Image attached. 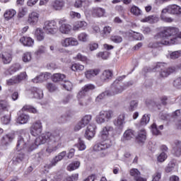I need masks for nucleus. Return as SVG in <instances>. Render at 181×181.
<instances>
[{"instance_id": "nucleus-58", "label": "nucleus", "mask_w": 181, "mask_h": 181, "mask_svg": "<svg viewBox=\"0 0 181 181\" xmlns=\"http://www.w3.org/2000/svg\"><path fill=\"white\" fill-rule=\"evenodd\" d=\"M76 146L79 151H84L86 149V144L81 139H78V143L76 144Z\"/></svg>"}, {"instance_id": "nucleus-59", "label": "nucleus", "mask_w": 181, "mask_h": 181, "mask_svg": "<svg viewBox=\"0 0 181 181\" xmlns=\"http://www.w3.org/2000/svg\"><path fill=\"white\" fill-rule=\"evenodd\" d=\"M98 57H101L103 60H107L108 57H110V52H99L97 54Z\"/></svg>"}, {"instance_id": "nucleus-18", "label": "nucleus", "mask_w": 181, "mask_h": 181, "mask_svg": "<svg viewBox=\"0 0 181 181\" xmlns=\"http://www.w3.org/2000/svg\"><path fill=\"white\" fill-rule=\"evenodd\" d=\"M95 86L91 83L86 84L83 87H82L81 90L79 91L78 97H84L86 95V93H88V91H91V90H94Z\"/></svg>"}, {"instance_id": "nucleus-38", "label": "nucleus", "mask_w": 181, "mask_h": 181, "mask_svg": "<svg viewBox=\"0 0 181 181\" xmlns=\"http://www.w3.org/2000/svg\"><path fill=\"white\" fill-rule=\"evenodd\" d=\"M16 147L18 149V151L25 149V148H26V143L25 142V140H23V137L21 136H18Z\"/></svg>"}, {"instance_id": "nucleus-61", "label": "nucleus", "mask_w": 181, "mask_h": 181, "mask_svg": "<svg viewBox=\"0 0 181 181\" xmlns=\"http://www.w3.org/2000/svg\"><path fill=\"white\" fill-rule=\"evenodd\" d=\"M26 13H28V8L26 7H21L19 9L18 16L19 18H23Z\"/></svg>"}, {"instance_id": "nucleus-49", "label": "nucleus", "mask_w": 181, "mask_h": 181, "mask_svg": "<svg viewBox=\"0 0 181 181\" xmlns=\"http://www.w3.org/2000/svg\"><path fill=\"white\" fill-rule=\"evenodd\" d=\"M131 13L133 15H135V16H139V15L142 14V11H141L138 6H133L131 8Z\"/></svg>"}, {"instance_id": "nucleus-25", "label": "nucleus", "mask_w": 181, "mask_h": 181, "mask_svg": "<svg viewBox=\"0 0 181 181\" xmlns=\"http://www.w3.org/2000/svg\"><path fill=\"white\" fill-rule=\"evenodd\" d=\"M136 141L139 144H144L146 141V132L145 130L142 129L138 133V135L136 136Z\"/></svg>"}, {"instance_id": "nucleus-63", "label": "nucleus", "mask_w": 181, "mask_h": 181, "mask_svg": "<svg viewBox=\"0 0 181 181\" xmlns=\"http://www.w3.org/2000/svg\"><path fill=\"white\" fill-rule=\"evenodd\" d=\"M151 128L153 135H160V131H159V129H158V126L156 125V124L153 123L151 125Z\"/></svg>"}, {"instance_id": "nucleus-43", "label": "nucleus", "mask_w": 181, "mask_h": 181, "mask_svg": "<svg viewBox=\"0 0 181 181\" xmlns=\"http://www.w3.org/2000/svg\"><path fill=\"white\" fill-rule=\"evenodd\" d=\"M25 158V154L23 153H18L13 160L14 165H18V163H21L22 160Z\"/></svg>"}, {"instance_id": "nucleus-15", "label": "nucleus", "mask_w": 181, "mask_h": 181, "mask_svg": "<svg viewBox=\"0 0 181 181\" xmlns=\"http://www.w3.org/2000/svg\"><path fill=\"white\" fill-rule=\"evenodd\" d=\"M66 155H67V153L66 151H62V152L59 153L57 156H55L51 160L49 167L52 168V166H56V165H57V163H59V162H60V160H63V159L64 158V156H66Z\"/></svg>"}, {"instance_id": "nucleus-33", "label": "nucleus", "mask_w": 181, "mask_h": 181, "mask_svg": "<svg viewBox=\"0 0 181 181\" xmlns=\"http://www.w3.org/2000/svg\"><path fill=\"white\" fill-rule=\"evenodd\" d=\"M159 21V18L156 16H148L141 20V22L145 23L148 22V23H156Z\"/></svg>"}, {"instance_id": "nucleus-34", "label": "nucleus", "mask_w": 181, "mask_h": 181, "mask_svg": "<svg viewBox=\"0 0 181 181\" xmlns=\"http://www.w3.org/2000/svg\"><path fill=\"white\" fill-rule=\"evenodd\" d=\"M90 5V1L88 0H76L74 6L75 8H81L83 6V8H86V6H88Z\"/></svg>"}, {"instance_id": "nucleus-50", "label": "nucleus", "mask_w": 181, "mask_h": 181, "mask_svg": "<svg viewBox=\"0 0 181 181\" xmlns=\"http://www.w3.org/2000/svg\"><path fill=\"white\" fill-rule=\"evenodd\" d=\"M75 59L76 60H78V62H83V63H87V62H88L87 57L83 55L81 53H78Z\"/></svg>"}, {"instance_id": "nucleus-35", "label": "nucleus", "mask_w": 181, "mask_h": 181, "mask_svg": "<svg viewBox=\"0 0 181 181\" xmlns=\"http://www.w3.org/2000/svg\"><path fill=\"white\" fill-rule=\"evenodd\" d=\"M87 22L78 21L73 27V30H78L79 29H86L87 28Z\"/></svg>"}, {"instance_id": "nucleus-56", "label": "nucleus", "mask_w": 181, "mask_h": 181, "mask_svg": "<svg viewBox=\"0 0 181 181\" xmlns=\"http://www.w3.org/2000/svg\"><path fill=\"white\" fill-rule=\"evenodd\" d=\"M111 96V93L110 92V90H105V92L100 93L96 98V100H103V98H104L105 97H110Z\"/></svg>"}, {"instance_id": "nucleus-6", "label": "nucleus", "mask_w": 181, "mask_h": 181, "mask_svg": "<svg viewBox=\"0 0 181 181\" xmlns=\"http://www.w3.org/2000/svg\"><path fill=\"white\" fill-rule=\"evenodd\" d=\"M159 69H160V77H162L163 78H165V77L170 76V74H173V73L176 71V68L175 67L163 69V64L162 63L157 64L154 68V70H159Z\"/></svg>"}, {"instance_id": "nucleus-4", "label": "nucleus", "mask_w": 181, "mask_h": 181, "mask_svg": "<svg viewBox=\"0 0 181 181\" xmlns=\"http://www.w3.org/2000/svg\"><path fill=\"white\" fill-rule=\"evenodd\" d=\"M43 30L47 35H56L59 32L57 22L54 20L45 21L43 25Z\"/></svg>"}, {"instance_id": "nucleus-60", "label": "nucleus", "mask_w": 181, "mask_h": 181, "mask_svg": "<svg viewBox=\"0 0 181 181\" xmlns=\"http://www.w3.org/2000/svg\"><path fill=\"white\" fill-rule=\"evenodd\" d=\"M47 88L50 93H53L57 90L56 85L51 83H48L47 84Z\"/></svg>"}, {"instance_id": "nucleus-24", "label": "nucleus", "mask_w": 181, "mask_h": 181, "mask_svg": "<svg viewBox=\"0 0 181 181\" xmlns=\"http://www.w3.org/2000/svg\"><path fill=\"white\" fill-rule=\"evenodd\" d=\"M20 42L23 43L24 46H28V47H32L35 45V41L33 39L29 37H23L20 39Z\"/></svg>"}, {"instance_id": "nucleus-40", "label": "nucleus", "mask_w": 181, "mask_h": 181, "mask_svg": "<svg viewBox=\"0 0 181 181\" xmlns=\"http://www.w3.org/2000/svg\"><path fill=\"white\" fill-rule=\"evenodd\" d=\"M35 35L38 42H42L45 39V34L41 28H37Z\"/></svg>"}, {"instance_id": "nucleus-30", "label": "nucleus", "mask_w": 181, "mask_h": 181, "mask_svg": "<svg viewBox=\"0 0 181 181\" xmlns=\"http://www.w3.org/2000/svg\"><path fill=\"white\" fill-rule=\"evenodd\" d=\"M112 78V71L110 70H105L100 76V80L102 81H107V80H111Z\"/></svg>"}, {"instance_id": "nucleus-31", "label": "nucleus", "mask_w": 181, "mask_h": 181, "mask_svg": "<svg viewBox=\"0 0 181 181\" xmlns=\"http://www.w3.org/2000/svg\"><path fill=\"white\" fill-rule=\"evenodd\" d=\"M52 6L55 11H62L64 7V1L63 0H55L53 2Z\"/></svg>"}, {"instance_id": "nucleus-62", "label": "nucleus", "mask_w": 181, "mask_h": 181, "mask_svg": "<svg viewBox=\"0 0 181 181\" xmlns=\"http://www.w3.org/2000/svg\"><path fill=\"white\" fill-rule=\"evenodd\" d=\"M168 158V154L165 152H162L157 158L158 162H165Z\"/></svg>"}, {"instance_id": "nucleus-32", "label": "nucleus", "mask_w": 181, "mask_h": 181, "mask_svg": "<svg viewBox=\"0 0 181 181\" xmlns=\"http://www.w3.org/2000/svg\"><path fill=\"white\" fill-rule=\"evenodd\" d=\"M175 168H177V162H176L175 160H173L168 163L165 170L166 173H170V172H173V170H175Z\"/></svg>"}, {"instance_id": "nucleus-54", "label": "nucleus", "mask_w": 181, "mask_h": 181, "mask_svg": "<svg viewBox=\"0 0 181 181\" xmlns=\"http://www.w3.org/2000/svg\"><path fill=\"white\" fill-rule=\"evenodd\" d=\"M181 56V51H175L170 53V59L175 60L176 59H179Z\"/></svg>"}, {"instance_id": "nucleus-53", "label": "nucleus", "mask_w": 181, "mask_h": 181, "mask_svg": "<svg viewBox=\"0 0 181 181\" xmlns=\"http://www.w3.org/2000/svg\"><path fill=\"white\" fill-rule=\"evenodd\" d=\"M40 78V81L41 83H43V81H46V80H49V77H50V74L49 73H44V74H40L38 76Z\"/></svg>"}, {"instance_id": "nucleus-29", "label": "nucleus", "mask_w": 181, "mask_h": 181, "mask_svg": "<svg viewBox=\"0 0 181 181\" xmlns=\"http://www.w3.org/2000/svg\"><path fill=\"white\" fill-rule=\"evenodd\" d=\"M1 59L4 64H9L12 62V54L9 52H3L1 54Z\"/></svg>"}, {"instance_id": "nucleus-20", "label": "nucleus", "mask_w": 181, "mask_h": 181, "mask_svg": "<svg viewBox=\"0 0 181 181\" xmlns=\"http://www.w3.org/2000/svg\"><path fill=\"white\" fill-rule=\"evenodd\" d=\"M173 153L175 156H180L181 155V141L176 140L173 145Z\"/></svg>"}, {"instance_id": "nucleus-36", "label": "nucleus", "mask_w": 181, "mask_h": 181, "mask_svg": "<svg viewBox=\"0 0 181 181\" xmlns=\"http://www.w3.org/2000/svg\"><path fill=\"white\" fill-rule=\"evenodd\" d=\"M16 15V11L13 9H9L5 11L4 14V17L6 21H9V19H12L13 16Z\"/></svg>"}, {"instance_id": "nucleus-48", "label": "nucleus", "mask_w": 181, "mask_h": 181, "mask_svg": "<svg viewBox=\"0 0 181 181\" xmlns=\"http://www.w3.org/2000/svg\"><path fill=\"white\" fill-rule=\"evenodd\" d=\"M130 36H132L135 40H142L144 39V36L142 34L139 33H135L134 31H131L129 33Z\"/></svg>"}, {"instance_id": "nucleus-28", "label": "nucleus", "mask_w": 181, "mask_h": 181, "mask_svg": "<svg viewBox=\"0 0 181 181\" xmlns=\"http://www.w3.org/2000/svg\"><path fill=\"white\" fill-rule=\"evenodd\" d=\"M30 119V117L26 114H21L17 118L18 124H28V122Z\"/></svg>"}, {"instance_id": "nucleus-37", "label": "nucleus", "mask_w": 181, "mask_h": 181, "mask_svg": "<svg viewBox=\"0 0 181 181\" xmlns=\"http://www.w3.org/2000/svg\"><path fill=\"white\" fill-rule=\"evenodd\" d=\"M124 90H125V88L117 86L115 88H112V90H110V95H117V94H121Z\"/></svg>"}, {"instance_id": "nucleus-16", "label": "nucleus", "mask_w": 181, "mask_h": 181, "mask_svg": "<svg viewBox=\"0 0 181 181\" xmlns=\"http://www.w3.org/2000/svg\"><path fill=\"white\" fill-rule=\"evenodd\" d=\"M91 13L94 18H103L105 15V9L100 7H93Z\"/></svg>"}, {"instance_id": "nucleus-3", "label": "nucleus", "mask_w": 181, "mask_h": 181, "mask_svg": "<svg viewBox=\"0 0 181 181\" xmlns=\"http://www.w3.org/2000/svg\"><path fill=\"white\" fill-rule=\"evenodd\" d=\"M179 33V28L175 27H163L158 33V37H162L160 44L168 46V45H177L179 39H181V32Z\"/></svg>"}, {"instance_id": "nucleus-23", "label": "nucleus", "mask_w": 181, "mask_h": 181, "mask_svg": "<svg viewBox=\"0 0 181 181\" xmlns=\"http://www.w3.org/2000/svg\"><path fill=\"white\" fill-rule=\"evenodd\" d=\"M21 69H22V66H21V64H14L7 71H5V74L6 76H8V74L12 75L14 73H16V71H19Z\"/></svg>"}, {"instance_id": "nucleus-19", "label": "nucleus", "mask_w": 181, "mask_h": 181, "mask_svg": "<svg viewBox=\"0 0 181 181\" xmlns=\"http://www.w3.org/2000/svg\"><path fill=\"white\" fill-rule=\"evenodd\" d=\"M135 137V132L131 129H127L123 134V137L122 141L125 142V141H131L133 138Z\"/></svg>"}, {"instance_id": "nucleus-27", "label": "nucleus", "mask_w": 181, "mask_h": 181, "mask_svg": "<svg viewBox=\"0 0 181 181\" xmlns=\"http://www.w3.org/2000/svg\"><path fill=\"white\" fill-rule=\"evenodd\" d=\"M59 32L63 35H70V32H71V25L69 24H62L59 27Z\"/></svg>"}, {"instance_id": "nucleus-57", "label": "nucleus", "mask_w": 181, "mask_h": 181, "mask_svg": "<svg viewBox=\"0 0 181 181\" xmlns=\"http://www.w3.org/2000/svg\"><path fill=\"white\" fill-rule=\"evenodd\" d=\"M78 180V174H74L71 176H68L66 177L64 181H76Z\"/></svg>"}, {"instance_id": "nucleus-5", "label": "nucleus", "mask_w": 181, "mask_h": 181, "mask_svg": "<svg viewBox=\"0 0 181 181\" xmlns=\"http://www.w3.org/2000/svg\"><path fill=\"white\" fill-rule=\"evenodd\" d=\"M114 117V111L109 110H102L95 117V121L97 124H104L105 121H110Z\"/></svg>"}, {"instance_id": "nucleus-45", "label": "nucleus", "mask_w": 181, "mask_h": 181, "mask_svg": "<svg viewBox=\"0 0 181 181\" xmlns=\"http://www.w3.org/2000/svg\"><path fill=\"white\" fill-rule=\"evenodd\" d=\"M72 71H83L84 70V65L80 64H74L71 67Z\"/></svg>"}, {"instance_id": "nucleus-21", "label": "nucleus", "mask_w": 181, "mask_h": 181, "mask_svg": "<svg viewBox=\"0 0 181 181\" xmlns=\"http://www.w3.org/2000/svg\"><path fill=\"white\" fill-rule=\"evenodd\" d=\"M169 13L171 15H181V7L176 4L168 6Z\"/></svg>"}, {"instance_id": "nucleus-26", "label": "nucleus", "mask_w": 181, "mask_h": 181, "mask_svg": "<svg viewBox=\"0 0 181 181\" xmlns=\"http://www.w3.org/2000/svg\"><path fill=\"white\" fill-rule=\"evenodd\" d=\"M31 93L34 98L40 99L43 98V91L38 88H33L31 89Z\"/></svg>"}, {"instance_id": "nucleus-41", "label": "nucleus", "mask_w": 181, "mask_h": 181, "mask_svg": "<svg viewBox=\"0 0 181 181\" xmlns=\"http://www.w3.org/2000/svg\"><path fill=\"white\" fill-rule=\"evenodd\" d=\"M151 119V115H144L142 118L140 120V125L141 127H145V125L148 124L149 123V121Z\"/></svg>"}, {"instance_id": "nucleus-12", "label": "nucleus", "mask_w": 181, "mask_h": 181, "mask_svg": "<svg viewBox=\"0 0 181 181\" xmlns=\"http://www.w3.org/2000/svg\"><path fill=\"white\" fill-rule=\"evenodd\" d=\"M97 129V126L94 124H90L87 127L86 131L85 132V137L86 139H93L94 135H95V130Z\"/></svg>"}, {"instance_id": "nucleus-1", "label": "nucleus", "mask_w": 181, "mask_h": 181, "mask_svg": "<svg viewBox=\"0 0 181 181\" xmlns=\"http://www.w3.org/2000/svg\"><path fill=\"white\" fill-rule=\"evenodd\" d=\"M47 141H50V143L46 148V153L48 155L56 152L58 149H60L63 146L62 144V136L59 132H54L52 133L45 132L42 134L37 138H36L35 142L29 147V151H35L39 145H43L46 144Z\"/></svg>"}, {"instance_id": "nucleus-9", "label": "nucleus", "mask_w": 181, "mask_h": 181, "mask_svg": "<svg viewBox=\"0 0 181 181\" xmlns=\"http://www.w3.org/2000/svg\"><path fill=\"white\" fill-rule=\"evenodd\" d=\"M93 119V116L91 115H86L82 119L81 121H79L76 126L74 127V131H80L82 128H86L87 125L90 124L91 122V119Z\"/></svg>"}, {"instance_id": "nucleus-13", "label": "nucleus", "mask_w": 181, "mask_h": 181, "mask_svg": "<svg viewBox=\"0 0 181 181\" xmlns=\"http://www.w3.org/2000/svg\"><path fill=\"white\" fill-rule=\"evenodd\" d=\"M39 13L35 11H33L32 13L28 14V23L31 25L32 26H35V25H37V22H39Z\"/></svg>"}, {"instance_id": "nucleus-52", "label": "nucleus", "mask_w": 181, "mask_h": 181, "mask_svg": "<svg viewBox=\"0 0 181 181\" xmlns=\"http://www.w3.org/2000/svg\"><path fill=\"white\" fill-rule=\"evenodd\" d=\"M138 100H132L129 103V111H135L138 108Z\"/></svg>"}, {"instance_id": "nucleus-64", "label": "nucleus", "mask_w": 181, "mask_h": 181, "mask_svg": "<svg viewBox=\"0 0 181 181\" xmlns=\"http://www.w3.org/2000/svg\"><path fill=\"white\" fill-rule=\"evenodd\" d=\"M173 86L175 88H181V78H177L174 80Z\"/></svg>"}, {"instance_id": "nucleus-46", "label": "nucleus", "mask_w": 181, "mask_h": 181, "mask_svg": "<svg viewBox=\"0 0 181 181\" xmlns=\"http://www.w3.org/2000/svg\"><path fill=\"white\" fill-rule=\"evenodd\" d=\"M22 60L24 63H29L32 60V53L25 52L22 56Z\"/></svg>"}, {"instance_id": "nucleus-39", "label": "nucleus", "mask_w": 181, "mask_h": 181, "mask_svg": "<svg viewBox=\"0 0 181 181\" xmlns=\"http://www.w3.org/2000/svg\"><path fill=\"white\" fill-rule=\"evenodd\" d=\"M64 78H66V75L60 73L54 74L52 76V81L54 83H57L58 81H64Z\"/></svg>"}, {"instance_id": "nucleus-55", "label": "nucleus", "mask_w": 181, "mask_h": 181, "mask_svg": "<svg viewBox=\"0 0 181 181\" xmlns=\"http://www.w3.org/2000/svg\"><path fill=\"white\" fill-rule=\"evenodd\" d=\"M110 40L114 43H121V42H122V37L119 35H112Z\"/></svg>"}, {"instance_id": "nucleus-22", "label": "nucleus", "mask_w": 181, "mask_h": 181, "mask_svg": "<svg viewBox=\"0 0 181 181\" xmlns=\"http://www.w3.org/2000/svg\"><path fill=\"white\" fill-rule=\"evenodd\" d=\"M130 175L134 177L136 181H146V179L141 177V172H139L136 168H132L130 170Z\"/></svg>"}, {"instance_id": "nucleus-14", "label": "nucleus", "mask_w": 181, "mask_h": 181, "mask_svg": "<svg viewBox=\"0 0 181 181\" xmlns=\"http://www.w3.org/2000/svg\"><path fill=\"white\" fill-rule=\"evenodd\" d=\"M101 71L99 69H88L86 71H85V77L88 80H93L94 77L98 76L100 74V72Z\"/></svg>"}, {"instance_id": "nucleus-17", "label": "nucleus", "mask_w": 181, "mask_h": 181, "mask_svg": "<svg viewBox=\"0 0 181 181\" xmlns=\"http://www.w3.org/2000/svg\"><path fill=\"white\" fill-rule=\"evenodd\" d=\"M13 139H15V134L8 133L1 138V144L2 145L5 146L9 145L10 143L12 142V141H13Z\"/></svg>"}, {"instance_id": "nucleus-42", "label": "nucleus", "mask_w": 181, "mask_h": 181, "mask_svg": "<svg viewBox=\"0 0 181 181\" xmlns=\"http://www.w3.org/2000/svg\"><path fill=\"white\" fill-rule=\"evenodd\" d=\"M80 168V161H74L67 167V170L71 172V170H76V169H78Z\"/></svg>"}, {"instance_id": "nucleus-2", "label": "nucleus", "mask_w": 181, "mask_h": 181, "mask_svg": "<svg viewBox=\"0 0 181 181\" xmlns=\"http://www.w3.org/2000/svg\"><path fill=\"white\" fill-rule=\"evenodd\" d=\"M113 131L114 127L107 124L102 129V131L99 134V138L103 141L95 144L93 151L95 152H100L101 158H105L109 153L108 149L111 148V144L108 141V137L110 136V132H112Z\"/></svg>"}, {"instance_id": "nucleus-44", "label": "nucleus", "mask_w": 181, "mask_h": 181, "mask_svg": "<svg viewBox=\"0 0 181 181\" xmlns=\"http://www.w3.org/2000/svg\"><path fill=\"white\" fill-rule=\"evenodd\" d=\"M9 108H11V106L8 102L0 100V110H2V111H9Z\"/></svg>"}, {"instance_id": "nucleus-7", "label": "nucleus", "mask_w": 181, "mask_h": 181, "mask_svg": "<svg viewBox=\"0 0 181 181\" xmlns=\"http://www.w3.org/2000/svg\"><path fill=\"white\" fill-rule=\"evenodd\" d=\"M28 78V74L26 72H21L20 74L13 76L11 78L6 81L7 86H15V84H19L22 83L23 80Z\"/></svg>"}, {"instance_id": "nucleus-11", "label": "nucleus", "mask_w": 181, "mask_h": 181, "mask_svg": "<svg viewBox=\"0 0 181 181\" xmlns=\"http://www.w3.org/2000/svg\"><path fill=\"white\" fill-rule=\"evenodd\" d=\"M113 124L117 129L122 131V129H124V125H125V113L120 114L117 119L113 121Z\"/></svg>"}, {"instance_id": "nucleus-8", "label": "nucleus", "mask_w": 181, "mask_h": 181, "mask_svg": "<svg viewBox=\"0 0 181 181\" xmlns=\"http://www.w3.org/2000/svg\"><path fill=\"white\" fill-rule=\"evenodd\" d=\"M43 130V126H42V122L37 120L31 125L30 128V132L33 136H37L42 134Z\"/></svg>"}, {"instance_id": "nucleus-10", "label": "nucleus", "mask_w": 181, "mask_h": 181, "mask_svg": "<svg viewBox=\"0 0 181 181\" xmlns=\"http://www.w3.org/2000/svg\"><path fill=\"white\" fill-rule=\"evenodd\" d=\"M61 45L63 47H70L71 46H78V40L75 37H66L62 40Z\"/></svg>"}, {"instance_id": "nucleus-47", "label": "nucleus", "mask_w": 181, "mask_h": 181, "mask_svg": "<svg viewBox=\"0 0 181 181\" xmlns=\"http://www.w3.org/2000/svg\"><path fill=\"white\" fill-rule=\"evenodd\" d=\"M62 86L67 91H71V90H73V83L69 81L64 80Z\"/></svg>"}, {"instance_id": "nucleus-51", "label": "nucleus", "mask_w": 181, "mask_h": 181, "mask_svg": "<svg viewBox=\"0 0 181 181\" xmlns=\"http://www.w3.org/2000/svg\"><path fill=\"white\" fill-rule=\"evenodd\" d=\"M78 39L79 42H87V40H88V34L86 33H81L78 35Z\"/></svg>"}]
</instances>
